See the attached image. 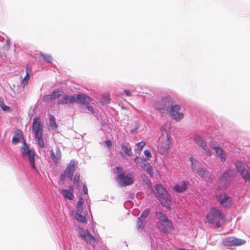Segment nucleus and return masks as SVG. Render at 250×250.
Masks as SVG:
<instances>
[{
  "instance_id": "1",
  "label": "nucleus",
  "mask_w": 250,
  "mask_h": 250,
  "mask_svg": "<svg viewBox=\"0 0 250 250\" xmlns=\"http://www.w3.org/2000/svg\"><path fill=\"white\" fill-rule=\"evenodd\" d=\"M155 188L156 191H154L153 189H151V191L154 192L155 196L163 206L170 209L169 203L171 202V198L168 191L160 184H156Z\"/></svg>"
},
{
  "instance_id": "2",
  "label": "nucleus",
  "mask_w": 250,
  "mask_h": 250,
  "mask_svg": "<svg viewBox=\"0 0 250 250\" xmlns=\"http://www.w3.org/2000/svg\"><path fill=\"white\" fill-rule=\"evenodd\" d=\"M114 172L117 173L116 179L119 182V184L122 186H128L132 184L134 182V177L131 174L125 175V172L123 171V168L121 167H116L114 169Z\"/></svg>"
},
{
  "instance_id": "3",
  "label": "nucleus",
  "mask_w": 250,
  "mask_h": 250,
  "mask_svg": "<svg viewBox=\"0 0 250 250\" xmlns=\"http://www.w3.org/2000/svg\"><path fill=\"white\" fill-rule=\"evenodd\" d=\"M155 215L159 220L157 223V226L160 231L164 233H167L170 230H174V228L172 223L168 220L166 215L161 212H157Z\"/></svg>"
},
{
  "instance_id": "4",
  "label": "nucleus",
  "mask_w": 250,
  "mask_h": 250,
  "mask_svg": "<svg viewBox=\"0 0 250 250\" xmlns=\"http://www.w3.org/2000/svg\"><path fill=\"white\" fill-rule=\"evenodd\" d=\"M217 217L219 218L222 220H226V217L221 211L214 208H211L209 212L206 216L208 222L210 224H214L215 228H219L221 226L219 221L217 220Z\"/></svg>"
},
{
  "instance_id": "5",
  "label": "nucleus",
  "mask_w": 250,
  "mask_h": 250,
  "mask_svg": "<svg viewBox=\"0 0 250 250\" xmlns=\"http://www.w3.org/2000/svg\"><path fill=\"white\" fill-rule=\"evenodd\" d=\"M175 103L174 100L169 97L162 99L155 103V108L162 113H165L169 111L171 106Z\"/></svg>"
},
{
  "instance_id": "6",
  "label": "nucleus",
  "mask_w": 250,
  "mask_h": 250,
  "mask_svg": "<svg viewBox=\"0 0 250 250\" xmlns=\"http://www.w3.org/2000/svg\"><path fill=\"white\" fill-rule=\"evenodd\" d=\"M21 156L24 159H28L29 163L33 169H36L35 165V152L33 149H30L25 143L21 148Z\"/></svg>"
},
{
  "instance_id": "7",
  "label": "nucleus",
  "mask_w": 250,
  "mask_h": 250,
  "mask_svg": "<svg viewBox=\"0 0 250 250\" xmlns=\"http://www.w3.org/2000/svg\"><path fill=\"white\" fill-rule=\"evenodd\" d=\"M32 130L35 133V138L38 141L39 145L42 148L44 147V145L42 139V127L39 118L34 119L32 124Z\"/></svg>"
},
{
  "instance_id": "8",
  "label": "nucleus",
  "mask_w": 250,
  "mask_h": 250,
  "mask_svg": "<svg viewBox=\"0 0 250 250\" xmlns=\"http://www.w3.org/2000/svg\"><path fill=\"white\" fill-rule=\"evenodd\" d=\"M166 135H163L159 138V140L158 150L162 153H165L172 146V143L170 141L171 136L167 131H166Z\"/></svg>"
},
{
  "instance_id": "9",
  "label": "nucleus",
  "mask_w": 250,
  "mask_h": 250,
  "mask_svg": "<svg viewBox=\"0 0 250 250\" xmlns=\"http://www.w3.org/2000/svg\"><path fill=\"white\" fill-rule=\"evenodd\" d=\"M189 160L191 162V168L193 170H196L197 174L201 177L204 179H211V175L209 171L205 168L197 167L199 166L200 163L198 161L194 160L192 157L189 158Z\"/></svg>"
},
{
  "instance_id": "10",
  "label": "nucleus",
  "mask_w": 250,
  "mask_h": 250,
  "mask_svg": "<svg viewBox=\"0 0 250 250\" xmlns=\"http://www.w3.org/2000/svg\"><path fill=\"white\" fill-rule=\"evenodd\" d=\"M235 166L237 171L240 174L243 179L246 181L250 182V174L245 167L244 163L241 161H237L235 163Z\"/></svg>"
},
{
  "instance_id": "11",
  "label": "nucleus",
  "mask_w": 250,
  "mask_h": 250,
  "mask_svg": "<svg viewBox=\"0 0 250 250\" xmlns=\"http://www.w3.org/2000/svg\"><path fill=\"white\" fill-rule=\"evenodd\" d=\"M223 243L225 246L228 247L238 246L245 244L246 241L235 237H228L223 240Z\"/></svg>"
},
{
  "instance_id": "12",
  "label": "nucleus",
  "mask_w": 250,
  "mask_h": 250,
  "mask_svg": "<svg viewBox=\"0 0 250 250\" xmlns=\"http://www.w3.org/2000/svg\"><path fill=\"white\" fill-rule=\"evenodd\" d=\"M181 106L178 104H175L171 106L168 111L172 118L177 121L182 120L184 117L183 113L179 112Z\"/></svg>"
},
{
  "instance_id": "13",
  "label": "nucleus",
  "mask_w": 250,
  "mask_h": 250,
  "mask_svg": "<svg viewBox=\"0 0 250 250\" xmlns=\"http://www.w3.org/2000/svg\"><path fill=\"white\" fill-rule=\"evenodd\" d=\"M217 200L223 206L227 207L230 205L231 198L225 193H220L216 196Z\"/></svg>"
},
{
  "instance_id": "14",
  "label": "nucleus",
  "mask_w": 250,
  "mask_h": 250,
  "mask_svg": "<svg viewBox=\"0 0 250 250\" xmlns=\"http://www.w3.org/2000/svg\"><path fill=\"white\" fill-rule=\"evenodd\" d=\"M77 164V162L76 161L74 160L70 161L65 170L64 171L65 175H66L68 177L72 179V177L73 176L74 172L75 170V167Z\"/></svg>"
},
{
  "instance_id": "15",
  "label": "nucleus",
  "mask_w": 250,
  "mask_h": 250,
  "mask_svg": "<svg viewBox=\"0 0 250 250\" xmlns=\"http://www.w3.org/2000/svg\"><path fill=\"white\" fill-rule=\"evenodd\" d=\"M194 142L205 150L210 156L211 155L208 149L207 148V145L204 140L199 135H195L193 139Z\"/></svg>"
},
{
  "instance_id": "16",
  "label": "nucleus",
  "mask_w": 250,
  "mask_h": 250,
  "mask_svg": "<svg viewBox=\"0 0 250 250\" xmlns=\"http://www.w3.org/2000/svg\"><path fill=\"white\" fill-rule=\"evenodd\" d=\"M76 102L79 104H88L92 101V99L84 93H81L76 95Z\"/></svg>"
},
{
  "instance_id": "17",
  "label": "nucleus",
  "mask_w": 250,
  "mask_h": 250,
  "mask_svg": "<svg viewBox=\"0 0 250 250\" xmlns=\"http://www.w3.org/2000/svg\"><path fill=\"white\" fill-rule=\"evenodd\" d=\"M81 235L86 242L91 245L95 244L96 242V239L90 234L88 230L82 231L81 232Z\"/></svg>"
},
{
  "instance_id": "18",
  "label": "nucleus",
  "mask_w": 250,
  "mask_h": 250,
  "mask_svg": "<svg viewBox=\"0 0 250 250\" xmlns=\"http://www.w3.org/2000/svg\"><path fill=\"white\" fill-rule=\"evenodd\" d=\"M50 153L53 161L56 164H58L61 159V152L60 150L56 148L55 151L53 150H51Z\"/></svg>"
},
{
  "instance_id": "19",
  "label": "nucleus",
  "mask_w": 250,
  "mask_h": 250,
  "mask_svg": "<svg viewBox=\"0 0 250 250\" xmlns=\"http://www.w3.org/2000/svg\"><path fill=\"white\" fill-rule=\"evenodd\" d=\"M76 102V97L74 95L69 96L68 95H64L62 98L58 101L60 104H67L73 103Z\"/></svg>"
},
{
  "instance_id": "20",
  "label": "nucleus",
  "mask_w": 250,
  "mask_h": 250,
  "mask_svg": "<svg viewBox=\"0 0 250 250\" xmlns=\"http://www.w3.org/2000/svg\"><path fill=\"white\" fill-rule=\"evenodd\" d=\"M187 182L183 181L179 185H175L173 188V189L177 192L182 193L185 191L187 189Z\"/></svg>"
},
{
  "instance_id": "21",
  "label": "nucleus",
  "mask_w": 250,
  "mask_h": 250,
  "mask_svg": "<svg viewBox=\"0 0 250 250\" xmlns=\"http://www.w3.org/2000/svg\"><path fill=\"white\" fill-rule=\"evenodd\" d=\"M21 139H23V134L21 130L17 129L15 131L12 142L14 144L20 143Z\"/></svg>"
},
{
  "instance_id": "22",
  "label": "nucleus",
  "mask_w": 250,
  "mask_h": 250,
  "mask_svg": "<svg viewBox=\"0 0 250 250\" xmlns=\"http://www.w3.org/2000/svg\"><path fill=\"white\" fill-rule=\"evenodd\" d=\"M215 152L216 155L220 159V160L222 162H225L226 161L225 152L222 148L220 147L219 148H217Z\"/></svg>"
},
{
  "instance_id": "23",
  "label": "nucleus",
  "mask_w": 250,
  "mask_h": 250,
  "mask_svg": "<svg viewBox=\"0 0 250 250\" xmlns=\"http://www.w3.org/2000/svg\"><path fill=\"white\" fill-rule=\"evenodd\" d=\"M49 125L52 130L56 131L58 125L56 122V119L52 115L49 116Z\"/></svg>"
},
{
  "instance_id": "24",
  "label": "nucleus",
  "mask_w": 250,
  "mask_h": 250,
  "mask_svg": "<svg viewBox=\"0 0 250 250\" xmlns=\"http://www.w3.org/2000/svg\"><path fill=\"white\" fill-rule=\"evenodd\" d=\"M146 224V220L140 218H138L137 222V229L138 231H142Z\"/></svg>"
},
{
  "instance_id": "25",
  "label": "nucleus",
  "mask_w": 250,
  "mask_h": 250,
  "mask_svg": "<svg viewBox=\"0 0 250 250\" xmlns=\"http://www.w3.org/2000/svg\"><path fill=\"white\" fill-rule=\"evenodd\" d=\"M61 193L63 196V197L65 198L72 200L73 199L74 197L73 194L72 192L70 191L67 190V189H63L62 190Z\"/></svg>"
},
{
  "instance_id": "26",
  "label": "nucleus",
  "mask_w": 250,
  "mask_h": 250,
  "mask_svg": "<svg viewBox=\"0 0 250 250\" xmlns=\"http://www.w3.org/2000/svg\"><path fill=\"white\" fill-rule=\"evenodd\" d=\"M110 98L108 94H105L102 96L100 102L102 104H108L110 103Z\"/></svg>"
},
{
  "instance_id": "27",
  "label": "nucleus",
  "mask_w": 250,
  "mask_h": 250,
  "mask_svg": "<svg viewBox=\"0 0 250 250\" xmlns=\"http://www.w3.org/2000/svg\"><path fill=\"white\" fill-rule=\"evenodd\" d=\"M62 93V91H60L59 89H55L50 95V98L51 99H56L60 97Z\"/></svg>"
},
{
  "instance_id": "28",
  "label": "nucleus",
  "mask_w": 250,
  "mask_h": 250,
  "mask_svg": "<svg viewBox=\"0 0 250 250\" xmlns=\"http://www.w3.org/2000/svg\"><path fill=\"white\" fill-rule=\"evenodd\" d=\"M29 69L28 67H26V76L22 80L21 83L23 84L24 86L26 84H27L28 83L30 75L29 74Z\"/></svg>"
},
{
  "instance_id": "29",
  "label": "nucleus",
  "mask_w": 250,
  "mask_h": 250,
  "mask_svg": "<svg viewBox=\"0 0 250 250\" xmlns=\"http://www.w3.org/2000/svg\"><path fill=\"white\" fill-rule=\"evenodd\" d=\"M121 147L122 150H124L125 153L128 156H130L132 155V152L131 147H129L125 145H122Z\"/></svg>"
},
{
  "instance_id": "30",
  "label": "nucleus",
  "mask_w": 250,
  "mask_h": 250,
  "mask_svg": "<svg viewBox=\"0 0 250 250\" xmlns=\"http://www.w3.org/2000/svg\"><path fill=\"white\" fill-rule=\"evenodd\" d=\"M84 203V200L83 198L80 197L77 205V209L78 212H82L83 211V205Z\"/></svg>"
},
{
  "instance_id": "31",
  "label": "nucleus",
  "mask_w": 250,
  "mask_h": 250,
  "mask_svg": "<svg viewBox=\"0 0 250 250\" xmlns=\"http://www.w3.org/2000/svg\"><path fill=\"white\" fill-rule=\"evenodd\" d=\"M75 217L78 221L81 222L86 223V222L85 217L79 213H75Z\"/></svg>"
},
{
  "instance_id": "32",
  "label": "nucleus",
  "mask_w": 250,
  "mask_h": 250,
  "mask_svg": "<svg viewBox=\"0 0 250 250\" xmlns=\"http://www.w3.org/2000/svg\"><path fill=\"white\" fill-rule=\"evenodd\" d=\"M150 213V209L147 208L143 211L141 216L139 217L141 219H144L146 220V218L148 216L149 214Z\"/></svg>"
},
{
  "instance_id": "33",
  "label": "nucleus",
  "mask_w": 250,
  "mask_h": 250,
  "mask_svg": "<svg viewBox=\"0 0 250 250\" xmlns=\"http://www.w3.org/2000/svg\"><path fill=\"white\" fill-rule=\"evenodd\" d=\"M209 146H210L211 148H212L215 150L217 149V148L219 147V146H218L217 142L214 140L210 141L209 143Z\"/></svg>"
},
{
  "instance_id": "34",
  "label": "nucleus",
  "mask_w": 250,
  "mask_h": 250,
  "mask_svg": "<svg viewBox=\"0 0 250 250\" xmlns=\"http://www.w3.org/2000/svg\"><path fill=\"white\" fill-rule=\"evenodd\" d=\"M146 160L140 158L139 157H136V158L134 159V161L136 164H139L142 165L145 161Z\"/></svg>"
},
{
  "instance_id": "35",
  "label": "nucleus",
  "mask_w": 250,
  "mask_h": 250,
  "mask_svg": "<svg viewBox=\"0 0 250 250\" xmlns=\"http://www.w3.org/2000/svg\"><path fill=\"white\" fill-rule=\"evenodd\" d=\"M146 171V172L150 175L151 177L153 176V170L152 167L150 165L148 167H146V169L145 170Z\"/></svg>"
},
{
  "instance_id": "36",
  "label": "nucleus",
  "mask_w": 250,
  "mask_h": 250,
  "mask_svg": "<svg viewBox=\"0 0 250 250\" xmlns=\"http://www.w3.org/2000/svg\"><path fill=\"white\" fill-rule=\"evenodd\" d=\"M230 174L228 171L224 172L222 176H221L222 180H227L228 178L229 177Z\"/></svg>"
},
{
  "instance_id": "37",
  "label": "nucleus",
  "mask_w": 250,
  "mask_h": 250,
  "mask_svg": "<svg viewBox=\"0 0 250 250\" xmlns=\"http://www.w3.org/2000/svg\"><path fill=\"white\" fill-rule=\"evenodd\" d=\"M0 106L1 108V109L4 111H7L9 109V107L5 105L3 101L0 102Z\"/></svg>"
},
{
  "instance_id": "38",
  "label": "nucleus",
  "mask_w": 250,
  "mask_h": 250,
  "mask_svg": "<svg viewBox=\"0 0 250 250\" xmlns=\"http://www.w3.org/2000/svg\"><path fill=\"white\" fill-rule=\"evenodd\" d=\"M145 145V143L144 142H140L137 144L138 149L139 151H142L144 146Z\"/></svg>"
},
{
  "instance_id": "39",
  "label": "nucleus",
  "mask_w": 250,
  "mask_h": 250,
  "mask_svg": "<svg viewBox=\"0 0 250 250\" xmlns=\"http://www.w3.org/2000/svg\"><path fill=\"white\" fill-rule=\"evenodd\" d=\"M150 165L146 161V160L145 161V162L141 165V167L142 169L144 170H145L146 167L149 166Z\"/></svg>"
},
{
  "instance_id": "40",
  "label": "nucleus",
  "mask_w": 250,
  "mask_h": 250,
  "mask_svg": "<svg viewBox=\"0 0 250 250\" xmlns=\"http://www.w3.org/2000/svg\"><path fill=\"white\" fill-rule=\"evenodd\" d=\"M145 156L148 158L149 159L151 157V154L150 152L148 150H145L144 152Z\"/></svg>"
},
{
  "instance_id": "41",
  "label": "nucleus",
  "mask_w": 250,
  "mask_h": 250,
  "mask_svg": "<svg viewBox=\"0 0 250 250\" xmlns=\"http://www.w3.org/2000/svg\"><path fill=\"white\" fill-rule=\"evenodd\" d=\"M105 144L107 147H110L112 146V143L110 140L106 141Z\"/></svg>"
},
{
  "instance_id": "42",
  "label": "nucleus",
  "mask_w": 250,
  "mask_h": 250,
  "mask_svg": "<svg viewBox=\"0 0 250 250\" xmlns=\"http://www.w3.org/2000/svg\"><path fill=\"white\" fill-rule=\"evenodd\" d=\"M83 193L85 194H87L88 193V189L86 186L85 185H84L83 186Z\"/></svg>"
},
{
  "instance_id": "43",
  "label": "nucleus",
  "mask_w": 250,
  "mask_h": 250,
  "mask_svg": "<svg viewBox=\"0 0 250 250\" xmlns=\"http://www.w3.org/2000/svg\"><path fill=\"white\" fill-rule=\"evenodd\" d=\"M86 108L92 113H94V109L91 106L87 105Z\"/></svg>"
},
{
  "instance_id": "44",
  "label": "nucleus",
  "mask_w": 250,
  "mask_h": 250,
  "mask_svg": "<svg viewBox=\"0 0 250 250\" xmlns=\"http://www.w3.org/2000/svg\"><path fill=\"white\" fill-rule=\"evenodd\" d=\"M125 93L126 95L127 96H131V93L129 90H124Z\"/></svg>"
},
{
  "instance_id": "45",
  "label": "nucleus",
  "mask_w": 250,
  "mask_h": 250,
  "mask_svg": "<svg viewBox=\"0 0 250 250\" xmlns=\"http://www.w3.org/2000/svg\"><path fill=\"white\" fill-rule=\"evenodd\" d=\"M3 56L5 57L6 54L4 53L0 52V59L3 57Z\"/></svg>"
},
{
  "instance_id": "46",
  "label": "nucleus",
  "mask_w": 250,
  "mask_h": 250,
  "mask_svg": "<svg viewBox=\"0 0 250 250\" xmlns=\"http://www.w3.org/2000/svg\"><path fill=\"white\" fill-rule=\"evenodd\" d=\"M146 183L148 186H149L151 185V183L148 179H147V181H146Z\"/></svg>"
},
{
  "instance_id": "47",
  "label": "nucleus",
  "mask_w": 250,
  "mask_h": 250,
  "mask_svg": "<svg viewBox=\"0 0 250 250\" xmlns=\"http://www.w3.org/2000/svg\"><path fill=\"white\" fill-rule=\"evenodd\" d=\"M51 60H52L51 57L50 56H48V60H47L48 62H51V61H50Z\"/></svg>"
},
{
  "instance_id": "48",
  "label": "nucleus",
  "mask_w": 250,
  "mask_h": 250,
  "mask_svg": "<svg viewBox=\"0 0 250 250\" xmlns=\"http://www.w3.org/2000/svg\"><path fill=\"white\" fill-rule=\"evenodd\" d=\"M178 250H186L185 249H183V248H179V249H178Z\"/></svg>"
},
{
  "instance_id": "49",
  "label": "nucleus",
  "mask_w": 250,
  "mask_h": 250,
  "mask_svg": "<svg viewBox=\"0 0 250 250\" xmlns=\"http://www.w3.org/2000/svg\"><path fill=\"white\" fill-rule=\"evenodd\" d=\"M41 55L42 56V57H43V59H44V60H45V59H46L45 56V55H42V54H41Z\"/></svg>"
},
{
  "instance_id": "50",
  "label": "nucleus",
  "mask_w": 250,
  "mask_h": 250,
  "mask_svg": "<svg viewBox=\"0 0 250 250\" xmlns=\"http://www.w3.org/2000/svg\"><path fill=\"white\" fill-rule=\"evenodd\" d=\"M248 167L250 169V163L248 165Z\"/></svg>"
},
{
  "instance_id": "51",
  "label": "nucleus",
  "mask_w": 250,
  "mask_h": 250,
  "mask_svg": "<svg viewBox=\"0 0 250 250\" xmlns=\"http://www.w3.org/2000/svg\"><path fill=\"white\" fill-rule=\"evenodd\" d=\"M6 49H9V46L8 45H6Z\"/></svg>"
}]
</instances>
